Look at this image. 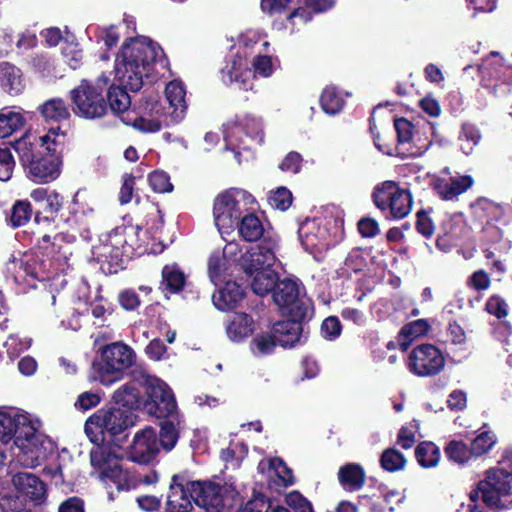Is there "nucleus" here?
I'll use <instances>...</instances> for the list:
<instances>
[{"label":"nucleus","mask_w":512,"mask_h":512,"mask_svg":"<svg viewBox=\"0 0 512 512\" xmlns=\"http://www.w3.org/2000/svg\"><path fill=\"white\" fill-rule=\"evenodd\" d=\"M445 454L449 460L457 463V464H465L467 463L471 455V448L469 449L467 445L461 441H450L445 447Z\"/></svg>","instance_id":"46"},{"label":"nucleus","mask_w":512,"mask_h":512,"mask_svg":"<svg viewBox=\"0 0 512 512\" xmlns=\"http://www.w3.org/2000/svg\"><path fill=\"white\" fill-rule=\"evenodd\" d=\"M90 462L99 473V478L105 483H113L118 490H129L139 483L152 485L158 481L156 472L142 477L124 468L116 452L107 445L93 447L90 452Z\"/></svg>","instance_id":"5"},{"label":"nucleus","mask_w":512,"mask_h":512,"mask_svg":"<svg viewBox=\"0 0 512 512\" xmlns=\"http://www.w3.org/2000/svg\"><path fill=\"white\" fill-rule=\"evenodd\" d=\"M447 341L461 349L466 343V334L457 323H450L446 331Z\"/></svg>","instance_id":"60"},{"label":"nucleus","mask_w":512,"mask_h":512,"mask_svg":"<svg viewBox=\"0 0 512 512\" xmlns=\"http://www.w3.org/2000/svg\"><path fill=\"white\" fill-rule=\"evenodd\" d=\"M302 166V156L297 152H289L279 165V169L283 172H291L297 174Z\"/></svg>","instance_id":"59"},{"label":"nucleus","mask_w":512,"mask_h":512,"mask_svg":"<svg viewBox=\"0 0 512 512\" xmlns=\"http://www.w3.org/2000/svg\"><path fill=\"white\" fill-rule=\"evenodd\" d=\"M416 459L423 468H433L439 464L440 450L432 442H422L415 450Z\"/></svg>","instance_id":"37"},{"label":"nucleus","mask_w":512,"mask_h":512,"mask_svg":"<svg viewBox=\"0 0 512 512\" xmlns=\"http://www.w3.org/2000/svg\"><path fill=\"white\" fill-rule=\"evenodd\" d=\"M178 428L173 421L166 420L161 423L159 443L167 451L172 450L178 441Z\"/></svg>","instance_id":"47"},{"label":"nucleus","mask_w":512,"mask_h":512,"mask_svg":"<svg viewBox=\"0 0 512 512\" xmlns=\"http://www.w3.org/2000/svg\"><path fill=\"white\" fill-rule=\"evenodd\" d=\"M130 234L137 238L138 248L143 247L144 252L157 254L164 250L163 242L155 243V236L159 233V226H127Z\"/></svg>","instance_id":"27"},{"label":"nucleus","mask_w":512,"mask_h":512,"mask_svg":"<svg viewBox=\"0 0 512 512\" xmlns=\"http://www.w3.org/2000/svg\"><path fill=\"white\" fill-rule=\"evenodd\" d=\"M39 111L46 120L56 122L66 120L70 116L68 105L60 98L47 100L39 106Z\"/></svg>","instance_id":"34"},{"label":"nucleus","mask_w":512,"mask_h":512,"mask_svg":"<svg viewBox=\"0 0 512 512\" xmlns=\"http://www.w3.org/2000/svg\"><path fill=\"white\" fill-rule=\"evenodd\" d=\"M407 366L411 373L420 377H429L443 370L445 359L434 345L422 344L411 351Z\"/></svg>","instance_id":"16"},{"label":"nucleus","mask_w":512,"mask_h":512,"mask_svg":"<svg viewBox=\"0 0 512 512\" xmlns=\"http://www.w3.org/2000/svg\"><path fill=\"white\" fill-rule=\"evenodd\" d=\"M276 346L274 335L261 333L256 335L250 342L251 353L256 357H263L271 354Z\"/></svg>","instance_id":"42"},{"label":"nucleus","mask_w":512,"mask_h":512,"mask_svg":"<svg viewBox=\"0 0 512 512\" xmlns=\"http://www.w3.org/2000/svg\"><path fill=\"white\" fill-rule=\"evenodd\" d=\"M135 357L133 349L122 342L106 345L100 358L93 363L92 377L102 385L110 386L122 379L124 372L134 364Z\"/></svg>","instance_id":"7"},{"label":"nucleus","mask_w":512,"mask_h":512,"mask_svg":"<svg viewBox=\"0 0 512 512\" xmlns=\"http://www.w3.org/2000/svg\"><path fill=\"white\" fill-rule=\"evenodd\" d=\"M325 228L326 226H301L299 237L306 249H314L319 246L316 241L317 235L314 232L320 233L322 230L325 231Z\"/></svg>","instance_id":"55"},{"label":"nucleus","mask_w":512,"mask_h":512,"mask_svg":"<svg viewBox=\"0 0 512 512\" xmlns=\"http://www.w3.org/2000/svg\"><path fill=\"white\" fill-rule=\"evenodd\" d=\"M273 299L275 304L292 318L306 319L312 314L310 302L300 295V286L295 280L279 281L274 289Z\"/></svg>","instance_id":"13"},{"label":"nucleus","mask_w":512,"mask_h":512,"mask_svg":"<svg viewBox=\"0 0 512 512\" xmlns=\"http://www.w3.org/2000/svg\"><path fill=\"white\" fill-rule=\"evenodd\" d=\"M374 202L382 210L389 209L393 219H402L411 211L412 199L406 189L393 181H385L375 188Z\"/></svg>","instance_id":"14"},{"label":"nucleus","mask_w":512,"mask_h":512,"mask_svg":"<svg viewBox=\"0 0 512 512\" xmlns=\"http://www.w3.org/2000/svg\"><path fill=\"white\" fill-rule=\"evenodd\" d=\"M480 139V132L475 126L470 124H464L462 126V131L459 136V143L460 148L465 155L472 153L475 146L478 145Z\"/></svg>","instance_id":"44"},{"label":"nucleus","mask_w":512,"mask_h":512,"mask_svg":"<svg viewBox=\"0 0 512 512\" xmlns=\"http://www.w3.org/2000/svg\"><path fill=\"white\" fill-rule=\"evenodd\" d=\"M269 473V477L278 485L286 487L294 482L292 471L280 458H273L269 461Z\"/></svg>","instance_id":"39"},{"label":"nucleus","mask_w":512,"mask_h":512,"mask_svg":"<svg viewBox=\"0 0 512 512\" xmlns=\"http://www.w3.org/2000/svg\"><path fill=\"white\" fill-rule=\"evenodd\" d=\"M274 263V252L270 247L265 245L252 248L241 258V266L249 276H254L259 271L271 269Z\"/></svg>","instance_id":"22"},{"label":"nucleus","mask_w":512,"mask_h":512,"mask_svg":"<svg viewBox=\"0 0 512 512\" xmlns=\"http://www.w3.org/2000/svg\"><path fill=\"white\" fill-rule=\"evenodd\" d=\"M98 30V38L102 40L108 48L113 47L117 44L120 38V33L118 28L115 26H111L108 28H97Z\"/></svg>","instance_id":"64"},{"label":"nucleus","mask_w":512,"mask_h":512,"mask_svg":"<svg viewBox=\"0 0 512 512\" xmlns=\"http://www.w3.org/2000/svg\"><path fill=\"white\" fill-rule=\"evenodd\" d=\"M244 297V290L234 281H227L223 288L213 294V303L218 310L226 311L236 307Z\"/></svg>","instance_id":"26"},{"label":"nucleus","mask_w":512,"mask_h":512,"mask_svg":"<svg viewBox=\"0 0 512 512\" xmlns=\"http://www.w3.org/2000/svg\"><path fill=\"white\" fill-rule=\"evenodd\" d=\"M320 103L325 113L334 115L342 109L344 101L334 87L328 86L322 92Z\"/></svg>","instance_id":"43"},{"label":"nucleus","mask_w":512,"mask_h":512,"mask_svg":"<svg viewBox=\"0 0 512 512\" xmlns=\"http://www.w3.org/2000/svg\"><path fill=\"white\" fill-rule=\"evenodd\" d=\"M227 273V260L220 252H214L208 259V275L210 281L215 285H219L224 281Z\"/></svg>","instance_id":"38"},{"label":"nucleus","mask_w":512,"mask_h":512,"mask_svg":"<svg viewBox=\"0 0 512 512\" xmlns=\"http://www.w3.org/2000/svg\"><path fill=\"white\" fill-rule=\"evenodd\" d=\"M109 82L110 79L105 73L94 80L83 79L71 91L75 114L86 119L104 116L107 111L104 92L108 89Z\"/></svg>","instance_id":"8"},{"label":"nucleus","mask_w":512,"mask_h":512,"mask_svg":"<svg viewBox=\"0 0 512 512\" xmlns=\"http://www.w3.org/2000/svg\"><path fill=\"white\" fill-rule=\"evenodd\" d=\"M55 152H47L46 155L36 158L25 167L30 180L35 183L46 184L60 176L62 159Z\"/></svg>","instance_id":"19"},{"label":"nucleus","mask_w":512,"mask_h":512,"mask_svg":"<svg viewBox=\"0 0 512 512\" xmlns=\"http://www.w3.org/2000/svg\"><path fill=\"white\" fill-rule=\"evenodd\" d=\"M151 188L158 193L171 192L173 185L167 173L163 171H154L148 177Z\"/></svg>","instance_id":"53"},{"label":"nucleus","mask_w":512,"mask_h":512,"mask_svg":"<svg viewBox=\"0 0 512 512\" xmlns=\"http://www.w3.org/2000/svg\"><path fill=\"white\" fill-rule=\"evenodd\" d=\"M321 332L324 338L333 340L337 338L341 333V324L338 318L328 317L326 318L321 326Z\"/></svg>","instance_id":"62"},{"label":"nucleus","mask_w":512,"mask_h":512,"mask_svg":"<svg viewBox=\"0 0 512 512\" xmlns=\"http://www.w3.org/2000/svg\"><path fill=\"white\" fill-rule=\"evenodd\" d=\"M15 161L9 149L0 148V180L8 181L13 174Z\"/></svg>","instance_id":"54"},{"label":"nucleus","mask_w":512,"mask_h":512,"mask_svg":"<svg viewBox=\"0 0 512 512\" xmlns=\"http://www.w3.org/2000/svg\"><path fill=\"white\" fill-rule=\"evenodd\" d=\"M496 443V436L494 433L484 431L480 433L471 444V452L475 456H480L492 449Z\"/></svg>","instance_id":"50"},{"label":"nucleus","mask_w":512,"mask_h":512,"mask_svg":"<svg viewBox=\"0 0 512 512\" xmlns=\"http://www.w3.org/2000/svg\"><path fill=\"white\" fill-rule=\"evenodd\" d=\"M134 423V415L128 409H101L90 416L85 423V432L92 442L99 440V434L104 440L106 434L117 436Z\"/></svg>","instance_id":"11"},{"label":"nucleus","mask_w":512,"mask_h":512,"mask_svg":"<svg viewBox=\"0 0 512 512\" xmlns=\"http://www.w3.org/2000/svg\"><path fill=\"white\" fill-rule=\"evenodd\" d=\"M213 218L215 224H263L267 221L256 198L237 187L223 190L215 196Z\"/></svg>","instance_id":"4"},{"label":"nucleus","mask_w":512,"mask_h":512,"mask_svg":"<svg viewBox=\"0 0 512 512\" xmlns=\"http://www.w3.org/2000/svg\"><path fill=\"white\" fill-rule=\"evenodd\" d=\"M334 3L335 0H305V4L309 10L299 7L289 15V20L294 21L298 18L301 23H307L312 19V12H324L330 9Z\"/></svg>","instance_id":"35"},{"label":"nucleus","mask_w":512,"mask_h":512,"mask_svg":"<svg viewBox=\"0 0 512 512\" xmlns=\"http://www.w3.org/2000/svg\"><path fill=\"white\" fill-rule=\"evenodd\" d=\"M0 86L10 95H18L24 88L19 68L9 63L0 64Z\"/></svg>","instance_id":"29"},{"label":"nucleus","mask_w":512,"mask_h":512,"mask_svg":"<svg viewBox=\"0 0 512 512\" xmlns=\"http://www.w3.org/2000/svg\"><path fill=\"white\" fill-rule=\"evenodd\" d=\"M226 149L234 153L238 164L248 162L253 158L252 148L264 141L262 122L254 116H245L240 122L224 127Z\"/></svg>","instance_id":"6"},{"label":"nucleus","mask_w":512,"mask_h":512,"mask_svg":"<svg viewBox=\"0 0 512 512\" xmlns=\"http://www.w3.org/2000/svg\"><path fill=\"white\" fill-rule=\"evenodd\" d=\"M42 422L34 415L18 409L0 410V441L13 440L17 452L12 465L35 468L54 452V442L40 431Z\"/></svg>","instance_id":"2"},{"label":"nucleus","mask_w":512,"mask_h":512,"mask_svg":"<svg viewBox=\"0 0 512 512\" xmlns=\"http://www.w3.org/2000/svg\"><path fill=\"white\" fill-rule=\"evenodd\" d=\"M238 493L228 484L212 481H191L184 473L173 475L167 496L170 512H191L193 500L206 512H222L233 505Z\"/></svg>","instance_id":"3"},{"label":"nucleus","mask_w":512,"mask_h":512,"mask_svg":"<svg viewBox=\"0 0 512 512\" xmlns=\"http://www.w3.org/2000/svg\"><path fill=\"white\" fill-rule=\"evenodd\" d=\"M122 121L147 133L158 132L163 126L173 124L169 120V112L157 94L146 96L135 109L122 118Z\"/></svg>","instance_id":"10"},{"label":"nucleus","mask_w":512,"mask_h":512,"mask_svg":"<svg viewBox=\"0 0 512 512\" xmlns=\"http://www.w3.org/2000/svg\"><path fill=\"white\" fill-rule=\"evenodd\" d=\"M113 399L121 409L131 411L139 403V392L132 384H125L114 392Z\"/></svg>","instance_id":"40"},{"label":"nucleus","mask_w":512,"mask_h":512,"mask_svg":"<svg viewBox=\"0 0 512 512\" xmlns=\"http://www.w3.org/2000/svg\"><path fill=\"white\" fill-rule=\"evenodd\" d=\"M472 212L476 219L486 224L494 221H500L502 216V208L487 199H479L471 206Z\"/></svg>","instance_id":"31"},{"label":"nucleus","mask_w":512,"mask_h":512,"mask_svg":"<svg viewBox=\"0 0 512 512\" xmlns=\"http://www.w3.org/2000/svg\"><path fill=\"white\" fill-rule=\"evenodd\" d=\"M25 124V118L20 109L4 107L0 110V139L7 138L19 131Z\"/></svg>","instance_id":"28"},{"label":"nucleus","mask_w":512,"mask_h":512,"mask_svg":"<svg viewBox=\"0 0 512 512\" xmlns=\"http://www.w3.org/2000/svg\"><path fill=\"white\" fill-rule=\"evenodd\" d=\"M252 277L251 288L259 296L267 295L277 285V274L272 269L257 272Z\"/></svg>","instance_id":"36"},{"label":"nucleus","mask_w":512,"mask_h":512,"mask_svg":"<svg viewBox=\"0 0 512 512\" xmlns=\"http://www.w3.org/2000/svg\"><path fill=\"white\" fill-rule=\"evenodd\" d=\"M286 504L295 512H313L311 504L298 491L286 495Z\"/></svg>","instance_id":"58"},{"label":"nucleus","mask_w":512,"mask_h":512,"mask_svg":"<svg viewBox=\"0 0 512 512\" xmlns=\"http://www.w3.org/2000/svg\"><path fill=\"white\" fill-rule=\"evenodd\" d=\"M418 429L419 422L417 420H412L403 426L398 433V444L404 449H410L416 441Z\"/></svg>","instance_id":"52"},{"label":"nucleus","mask_w":512,"mask_h":512,"mask_svg":"<svg viewBox=\"0 0 512 512\" xmlns=\"http://www.w3.org/2000/svg\"><path fill=\"white\" fill-rule=\"evenodd\" d=\"M33 216L31 204L26 200H17L11 208L10 221L11 224H27Z\"/></svg>","instance_id":"49"},{"label":"nucleus","mask_w":512,"mask_h":512,"mask_svg":"<svg viewBox=\"0 0 512 512\" xmlns=\"http://www.w3.org/2000/svg\"><path fill=\"white\" fill-rule=\"evenodd\" d=\"M383 469L389 472L402 470L406 465V459L402 453L396 449H386L380 459Z\"/></svg>","instance_id":"48"},{"label":"nucleus","mask_w":512,"mask_h":512,"mask_svg":"<svg viewBox=\"0 0 512 512\" xmlns=\"http://www.w3.org/2000/svg\"><path fill=\"white\" fill-rule=\"evenodd\" d=\"M165 94L169 103L168 108H166L169 112V120L178 124L184 119L187 110L185 88L181 82L174 80L167 84Z\"/></svg>","instance_id":"23"},{"label":"nucleus","mask_w":512,"mask_h":512,"mask_svg":"<svg viewBox=\"0 0 512 512\" xmlns=\"http://www.w3.org/2000/svg\"><path fill=\"white\" fill-rule=\"evenodd\" d=\"M512 470L495 467L487 471L484 480L471 492L470 499L479 498L489 507L506 509L512 507Z\"/></svg>","instance_id":"9"},{"label":"nucleus","mask_w":512,"mask_h":512,"mask_svg":"<svg viewBox=\"0 0 512 512\" xmlns=\"http://www.w3.org/2000/svg\"><path fill=\"white\" fill-rule=\"evenodd\" d=\"M447 405L453 411L463 410L467 405V394L460 389L453 390L448 396Z\"/></svg>","instance_id":"63"},{"label":"nucleus","mask_w":512,"mask_h":512,"mask_svg":"<svg viewBox=\"0 0 512 512\" xmlns=\"http://www.w3.org/2000/svg\"><path fill=\"white\" fill-rule=\"evenodd\" d=\"M100 396L97 393L86 391L81 393L76 402L75 407L78 410L87 411L93 407H96L100 403Z\"/></svg>","instance_id":"61"},{"label":"nucleus","mask_w":512,"mask_h":512,"mask_svg":"<svg viewBox=\"0 0 512 512\" xmlns=\"http://www.w3.org/2000/svg\"><path fill=\"white\" fill-rule=\"evenodd\" d=\"M305 319L290 317L275 323L272 328L274 338L283 347H293L306 339V331L302 324Z\"/></svg>","instance_id":"21"},{"label":"nucleus","mask_w":512,"mask_h":512,"mask_svg":"<svg viewBox=\"0 0 512 512\" xmlns=\"http://www.w3.org/2000/svg\"><path fill=\"white\" fill-rule=\"evenodd\" d=\"M32 344V340L28 337H20L17 334H12L8 337L4 346L10 358H16L24 351L28 350Z\"/></svg>","instance_id":"51"},{"label":"nucleus","mask_w":512,"mask_h":512,"mask_svg":"<svg viewBox=\"0 0 512 512\" xmlns=\"http://www.w3.org/2000/svg\"><path fill=\"white\" fill-rule=\"evenodd\" d=\"M256 330L254 319L246 313H235L226 323V335L235 343L245 341Z\"/></svg>","instance_id":"25"},{"label":"nucleus","mask_w":512,"mask_h":512,"mask_svg":"<svg viewBox=\"0 0 512 512\" xmlns=\"http://www.w3.org/2000/svg\"><path fill=\"white\" fill-rule=\"evenodd\" d=\"M12 484L18 493L31 501L40 502L45 498L46 488L44 483L32 473H16L12 477Z\"/></svg>","instance_id":"24"},{"label":"nucleus","mask_w":512,"mask_h":512,"mask_svg":"<svg viewBox=\"0 0 512 512\" xmlns=\"http://www.w3.org/2000/svg\"><path fill=\"white\" fill-rule=\"evenodd\" d=\"M162 57L161 47L146 37L130 39L122 44L115 59V75L123 87L110 86L107 93L110 108L115 114H123V118L131 111V98L126 89L140 90L144 75Z\"/></svg>","instance_id":"1"},{"label":"nucleus","mask_w":512,"mask_h":512,"mask_svg":"<svg viewBox=\"0 0 512 512\" xmlns=\"http://www.w3.org/2000/svg\"><path fill=\"white\" fill-rule=\"evenodd\" d=\"M479 71L482 76V85L490 89L491 92L496 93L498 82L501 84L512 82V66L506 65L502 57L496 52H491L483 60L479 66Z\"/></svg>","instance_id":"18"},{"label":"nucleus","mask_w":512,"mask_h":512,"mask_svg":"<svg viewBox=\"0 0 512 512\" xmlns=\"http://www.w3.org/2000/svg\"><path fill=\"white\" fill-rule=\"evenodd\" d=\"M340 483L346 490H357L364 484L365 473L358 464H347L338 473Z\"/></svg>","instance_id":"33"},{"label":"nucleus","mask_w":512,"mask_h":512,"mask_svg":"<svg viewBox=\"0 0 512 512\" xmlns=\"http://www.w3.org/2000/svg\"><path fill=\"white\" fill-rule=\"evenodd\" d=\"M159 451L156 432L146 427L137 432L129 449V458L137 463H149Z\"/></svg>","instance_id":"20"},{"label":"nucleus","mask_w":512,"mask_h":512,"mask_svg":"<svg viewBox=\"0 0 512 512\" xmlns=\"http://www.w3.org/2000/svg\"><path fill=\"white\" fill-rule=\"evenodd\" d=\"M252 65L254 72L248 68L247 62L242 56L234 58L222 70L223 82L247 91L253 88L255 75L266 78L271 76L274 70L271 57L266 55L256 56Z\"/></svg>","instance_id":"12"},{"label":"nucleus","mask_w":512,"mask_h":512,"mask_svg":"<svg viewBox=\"0 0 512 512\" xmlns=\"http://www.w3.org/2000/svg\"><path fill=\"white\" fill-rule=\"evenodd\" d=\"M185 274L175 263L165 265L162 269L161 287L165 292L177 293L185 285Z\"/></svg>","instance_id":"30"},{"label":"nucleus","mask_w":512,"mask_h":512,"mask_svg":"<svg viewBox=\"0 0 512 512\" xmlns=\"http://www.w3.org/2000/svg\"><path fill=\"white\" fill-rule=\"evenodd\" d=\"M486 310L488 313L495 315L499 319L508 315V305L506 301L498 295H493L488 299L486 303Z\"/></svg>","instance_id":"57"},{"label":"nucleus","mask_w":512,"mask_h":512,"mask_svg":"<svg viewBox=\"0 0 512 512\" xmlns=\"http://www.w3.org/2000/svg\"><path fill=\"white\" fill-rule=\"evenodd\" d=\"M267 200L272 208L286 211L292 204V193L287 187L280 186L268 192Z\"/></svg>","instance_id":"45"},{"label":"nucleus","mask_w":512,"mask_h":512,"mask_svg":"<svg viewBox=\"0 0 512 512\" xmlns=\"http://www.w3.org/2000/svg\"><path fill=\"white\" fill-rule=\"evenodd\" d=\"M473 184L471 176H459L452 178L450 182L438 183L436 188L444 200H451L465 192Z\"/></svg>","instance_id":"32"},{"label":"nucleus","mask_w":512,"mask_h":512,"mask_svg":"<svg viewBox=\"0 0 512 512\" xmlns=\"http://www.w3.org/2000/svg\"><path fill=\"white\" fill-rule=\"evenodd\" d=\"M144 385L146 393L150 399L148 410L156 417H167L173 415L176 411L177 404L172 390L161 379L145 375Z\"/></svg>","instance_id":"17"},{"label":"nucleus","mask_w":512,"mask_h":512,"mask_svg":"<svg viewBox=\"0 0 512 512\" xmlns=\"http://www.w3.org/2000/svg\"><path fill=\"white\" fill-rule=\"evenodd\" d=\"M429 328L430 325L425 319L415 320L405 325L401 330V336L405 338L407 341H403L400 343L401 348L403 350H406L411 341L425 335L428 332Z\"/></svg>","instance_id":"41"},{"label":"nucleus","mask_w":512,"mask_h":512,"mask_svg":"<svg viewBox=\"0 0 512 512\" xmlns=\"http://www.w3.org/2000/svg\"><path fill=\"white\" fill-rule=\"evenodd\" d=\"M394 126L397 132L399 143H408L415 136V130L413 124L405 118L396 119Z\"/></svg>","instance_id":"56"},{"label":"nucleus","mask_w":512,"mask_h":512,"mask_svg":"<svg viewBox=\"0 0 512 512\" xmlns=\"http://www.w3.org/2000/svg\"><path fill=\"white\" fill-rule=\"evenodd\" d=\"M62 138L63 136L59 134L58 128H52L42 136L27 132L13 143V148L22 165L26 167L37 158L39 147H45L47 152L56 151V148L62 143Z\"/></svg>","instance_id":"15"}]
</instances>
